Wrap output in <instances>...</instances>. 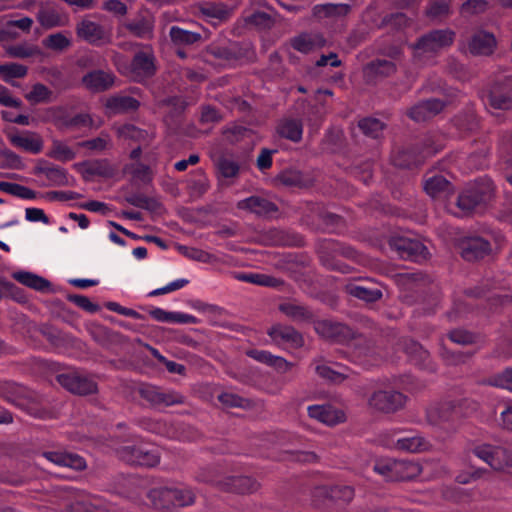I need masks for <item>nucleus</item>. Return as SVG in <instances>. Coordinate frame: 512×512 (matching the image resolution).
<instances>
[{"mask_svg": "<svg viewBox=\"0 0 512 512\" xmlns=\"http://www.w3.org/2000/svg\"><path fill=\"white\" fill-rule=\"evenodd\" d=\"M396 282L406 303L419 304L424 315L436 312L440 294L428 276L420 272L401 273L397 275Z\"/></svg>", "mask_w": 512, "mask_h": 512, "instance_id": "nucleus-1", "label": "nucleus"}, {"mask_svg": "<svg viewBox=\"0 0 512 512\" xmlns=\"http://www.w3.org/2000/svg\"><path fill=\"white\" fill-rule=\"evenodd\" d=\"M444 147L443 138L436 133H427L411 143L404 144L393 150L391 162L403 169L421 166L428 157L441 151Z\"/></svg>", "mask_w": 512, "mask_h": 512, "instance_id": "nucleus-2", "label": "nucleus"}, {"mask_svg": "<svg viewBox=\"0 0 512 512\" xmlns=\"http://www.w3.org/2000/svg\"><path fill=\"white\" fill-rule=\"evenodd\" d=\"M484 287H475L467 289L463 292L462 296H455L453 299V308L447 313L449 321L458 320L464 313L468 312L474 305L475 301L485 299L489 309L493 310L497 306H504L512 301V298L507 294L497 292V287L490 285L488 282Z\"/></svg>", "mask_w": 512, "mask_h": 512, "instance_id": "nucleus-3", "label": "nucleus"}, {"mask_svg": "<svg viewBox=\"0 0 512 512\" xmlns=\"http://www.w3.org/2000/svg\"><path fill=\"white\" fill-rule=\"evenodd\" d=\"M495 186L488 176L477 178L469 184L456 199L457 216H464L486 206L494 197Z\"/></svg>", "mask_w": 512, "mask_h": 512, "instance_id": "nucleus-4", "label": "nucleus"}, {"mask_svg": "<svg viewBox=\"0 0 512 512\" xmlns=\"http://www.w3.org/2000/svg\"><path fill=\"white\" fill-rule=\"evenodd\" d=\"M337 256L356 260L358 252L350 245L333 240H326L321 244L319 257L323 266L341 273H349L350 267L338 260Z\"/></svg>", "mask_w": 512, "mask_h": 512, "instance_id": "nucleus-5", "label": "nucleus"}, {"mask_svg": "<svg viewBox=\"0 0 512 512\" xmlns=\"http://www.w3.org/2000/svg\"><path fill=\"white\" fill-rule=\"evenodd\" d=\"M455 39V32L451 29H434L420 36L413 45L415 57L435 55L439 51L450 47Z\"/></svg>", "mask_w": 512, "mask_h": 512, "instance_id": "nucleus-6", "label": "nucleus"}, {"mask_svg": "<svg viewBox=\"0 0 512 512\" xmlns=\"http://www.w3.org/2000/svg\"><path fill=\"white\" fill-rule=\"evenodd\" d=\"M485 105L493 109H512V76L496 79L482 94Z\"/></svg>", "mask_w": 512, "mask_h": 512, "instance_id": "nucleus-7", "label": "nucleus"}, {"mask_svg": "<svg viewBox=\"0 0 512 512\" xmlns=\"http://www.w3.org/2000/svg\"><path fill=\"white\" fill-rule=\"evenodd\" d=\"M117 453L120 459L131 465L154 467L160 462L159 449L145 444L125 445Z\"/></svg>", "mask_w": 512, "mask_h": 512, "instance_id": "nucleus-8", "label": "nucleus"}, {"mask_svg": "<svg viewBox=\"0 0 512 512\" xmlns=\"http://www.w3.org/2000/svg\"><path fill=\"white\" fill-rule=\"evenodd\" d=\"M472 452L494 470L512 468V450L508 447L483 443L476 445Z\"/></svg>", "mask_w": 512, "mask_h": 512, "instance_id": "nucleus-9", "label": "nucleus"}, {"mask_svg": "<svg viewBox=\"0 0 512 512\" xmlns=\"http://www.w3.org/2000/svg\"><path fill=\"white\" fill-rule=\"evenodd\" d=\"M459 417L460 409L451 401L433 404L426 410L428 423L446 430L454 428Z\"/></svg>", "mask_w": 512, "mask_h": 512, "instance_id": "nucleus-10", "label": "nucleus"}, {"mask_svg": "<svg viewBox=\"0 0 512 512\" xmlns=\"http://www.w3.org/2000/svg\"><path fill=\"white\" fill-rule=\"evenodd\" d=\"M389 246L396 251L400 258L412 262H422L427 259V247L416 239L405 236H392L389 240Z\"/></svg>", "mask_w": 512, "mask_h": 512, "instance_id": "nucleus-11", "label": "nucleus"}, {"mask_svg": "<svg viewBox=\"0 0 512 512\" xmlns=\"http://www.w3.org/2000/svg\"><path fill=\"white\" fill-rule=\"evenodd\" d=\"M140 426L144 430L169 438L177 439L180 441H192L194 435L184 434L190 427L185 424L173 425L163 419L143 418L140 421Z\"/></svg>", "mask_w": 512, "mask_h": 512, "instance_id": "nucleus-12", "label": "nucleus"}, {"mask_svg": "<svg viewBox=\"0 0 512 512\" xmlns=\"http://www.w3.org/2000/svg\"><path fill=\"white\" fill-rule=\"evenodd\" d=\"M58 383L73 394L89 395L98 390L94 379L79 371H70L57 375Z\"/></svg>", "mask_w": 512, "mask_h": 512, "instance_id": "nucleus-13", "label": "nucleus"}, {"mask_svg": "<svg viewBox=\"0 0 512 512\" xmlns=\"http://www.w3.org/2000/svg\"><path fill=\"white\" fill-rule=\"evenodd\" d=\"M140 396L151 406H174L183 404L185 397L170 389H163L154 385H142L139 389Z\"/></svg>", "mask_w": 512, "mask_h": 512, "instance_id": "nucleus-14", "label": "nucleus"}, {"mask_svg": "<svg viewBox=\"0 0 512 512\" xmlns=\"http://www.w3.org/2000/svg\"><path fill=\"white\" fill-rule=\"evenodd\" d=\"M407 397L393 389H379L369 398V405L384 413H393L403 408Z\"/></svg>", "mask_w": 512, "mask_h": 512, "instance_id": "nucleus-15", "label": "nucleus"}, {"mask_svg": "<svg viewBox=\"0 0 512 512\" xmlns=\"http://www.w3.org/2000/svg\"><path fill=\"white\" fill-rule=\"evenodd\" d=\"M75 30L78 38L96 47L110 41V34L105 27L89 19L79 21Z\"/></svg>", "mask_w": 512, "mask_h": 512, "instance_id": "nucleus-16", "label": "nucleus"}, {"mask_svg": "<svg viewBox=\"0 0 512 512\" xmlns=\"http://www.w3.org/2000/svg\"><path fill=\"white\" fill-rule=\"evenodd\" d=\"M460 253L466 261L483 259L491 252L490 242L481 236H467L460 241Z\"/></svg>", "mask_w": 512, "mask_h": 512, "instance_id": "nucleus-17", "label": "nucleus"}, {"mask_svg": "<svg viewBox=\"0 0 512 512\" xmlns=\"http://www.w3.org/2000/svg\"><path fill=\"white\" fill-rule=\"evenodd\" d=\"M268 335L278 346L297 349L304 344L302 334L292 326L283 324L273 325L268 330Z\"/></svg>", "mask_w": 512, "mask_h": 512, "instance_id": "nucleus-18", "label": "nucleus"}, {"mask_svg": "<svg viewBox=\"0 0 512 512\" xmlns=\"http://www.w3.org/2000/svg\"><path fill=\"white\" fill-rule=\"evenodd\" d=\"M446 102L438 98L419 101L407 111V116L415 122H424L443 111Z\"/></svg>", "mask_w": 512, "mask_h": 512, "instance_id": "nucleus-19", "label": "nucleus"}, {"mask_svg": "<svg viewBox=\"0 0 512 512\" xmlns=\"http://www.w3.org/2000/svg\"><path fill=\"white\" fill-rule=\"evenodd\" d=\"M115 79L113 72L95 69L84 74L81 82L88 91L101 93L111 89L114 86Z\"/></svg>", "mask_w": 512, "mask_h": 512, "instance_id": "nucleus-20", "label": "nucleus"}, {"mask_svg": "<svg viewBox=\"0 0 512 512\" xmlns=\"http://www.w3.org/2000/svg\"><path fill=\"white\" fill-rule=\"evenodd\" d=\"M404 351L413 365L431 373L436 371V364L431 359L430 353L419 342L413 339L405 340Z\"/></svg>", "mask_w": 512, "mask_h": 512, "instance_id": "nucleus-21", "label": "nucleus"}, {"mask_svg": "<svg viewBox=\"0 0 512 512\" xmlns=\"http://www.w3.org/2000/svg\"><path fill=\"white\" fill-rule=\"evenodd\" d=\"M239 210L248 211L258 217L269 218L278 212V206L267 198L258 195H252L238 201Z\"/></svg>", "mask_w": 512, "mask_h": 512, "instance_id": "nucleus-22", "label": "nucleus"}, {"mask_svg": "<svg viewBox=\"0 0 512 512\" xmlns=\"http://www.w3.org/2000/svg\"><path fill=\"white\" fill-rule=\"evenodd\" d=\"M259 483L250 476H234L228 475L223 477L222 484H220V491L248 494L257 491Z\"/></svg>", "mask_w": 512, "mask_h": 512, "instance_id": "nucleus-23", "label": "nucleus"}, {"mask_svg": "<svg viewBox=\"0 0 512 512\" xmlns=\"http://www.w3.org/2000/svg\"><path fill=\"white\" fill-rule=\"evenodd\" d=\"M131 72L138 80L154 76L156 73L154 55L145 51L136 52L131 61Z\"/></svg>", "mask_w": 512, "mask_h": 512, "instance_id": "nucleus-24", "label": "nucleus"}, {"mask_svg": "<svg viewBox=\"0 0 512 512\" xmlns=\"http://www.w3.org/2000/svg\"><path fill=\"white\" fill-rule=\"evenodd\" d=\"M307 411L309 417L330 426L345 421L344 412L331 404L310 405Z\"/></svg>", "mask_w": 512, "mask_h": 512, "instance_id": "nucleus-25", "label": "nucleus"}, {"mask_svg": "<svg viewBox=\"0 0 512 512\" xmlns=\"http://www.w3.org/2000/svg\"><path fill=\"white\" fill-rule=\"evenodd\" d=\"M265 239L273 246H293L301 247L304 245V238L299 233L281 228H270L265 232Z\"/></svg>", "mask_w": 512, "mask_h": 512, "instance_id": "nucleus-26", "label": "nucleus"}, {"mask_svg": "<svg viewBox=\"0 0 512 512\" xmlns=\"http://www.w3.org/2000/svg\"><path fill=\"white\" fill-rule=\"evenodd\" d=\"M251 359L274 368L278 373L289 372L294 364L288 362L281 356L273 355L271 352L261 349H250L246 352Z\"/></svg>", "mask_w": 512, "mask_h": 512, "instance_id": "nucleus-27", "label": "nucleus"}, {"mask_svg": "<svg viewBox=\"0 0 512 512\" xmlns=\"http://www.w3.org/2000/svg\"><path fill=\"white\" fill-rule=\"evenodd\" d=\"M41 456L59 467H68L74 470H83L86 462L83 457L63 451H43Z\"/></svg>", "mask_w": 512, "mask_h": 512, "instance_id": "nucleus-28", "label": "nucleus"}, {"mask_svg": "<svg viewBox=\"0 0 512 512\" xmlns=\"http://www.w3.org/2000/svg\"><path fill=\"white\" fill-rule=\"evenodd\" d=\"M315 329L323 337L339 342L353 337V332L347 325L330 320L316 322Z\"/></svg>", "mask_w": 512, "mask_h": 512, "instance_id": "nucleus-29", "label": "nucleus"}, {"mask_svg": "<svg viewBox=\"0 0 512 512\" xmlns=\"http://www.w3.org/2000/svg\"><path fill=\"white\" fill-rule=\"evenodd\" d=\"M279 310L294 322L310 323L315 321L314 312L308 306L295 301L281 303Z\"/></svg>", "mask_w": 512, "mask_h": 512, "instance_id": "nucleus-30", "label": "nucleus"}, {"mask_svg": "<svg viewBox=\"0 0 512 512\" xmlns=\"http://www.w3.org/2000/svg\"><path fill=\"white\" fill-rule=\"evenodd\" d=\"M149 315L152 319L162 323L197 324L199 322L192 314L179 311H166L159 307L151 309Z\"/></svg>", "mask_w": 512, "mask_h": 512, "instance_id": "nucleus-31", "label": "nucleus"}, {"mask_svg": "<svg viewBox=\"0 0 512 512\" xmlns=\"http://www.w3.org/2000/svg\"><path fill=\"white\" fill-rule=\"evenodd\" d=\"M396 71L395 64L386 59H377L364 68V77L368 83H376L379 78L389 76Z\"/></svg>", "mask_w": 512, "mask_h": 512, "instance_id": "nucleus-32", "label": "nucleus"}, {"mask_svg": "<svg viewBox=\"0 0 512 512\" xmlns=\"http://www.w3.org/2000/svg\"><path fill=\"white\" fill-rule=\"evenodd\" d=\"M496 47V39L492 33L476 32L469 41V51L473 55H490Z\"/></svg>", "mask_w": 512, "mask_h": 512, "instance_id": "nucleus-33", "label": "nucleus"}, {"mask_svg": "<svg viewBox=\"0 0 512 512\" xmlns=\"http://www.w3.org/2000/svg\"><path fill=\"white\" fill-rule=\"evenodd\" d=\"M453 126L461 133H472L479 128L480 120L473 106H467L452 120Z\"/></svg>", "mask_w": 512, "mask_h": 512, "instance_id": "nucleus-34", "label": "nucleus"}, {"mask_svg": "<svg viewBox=\"0 0 512 512\" xmlns=\"http://www.w3.org/2000/svg\"><path fill=\"white\" fill-rule=\"evenodd\" d=\"M277 180L282 185L291 188H308L313 184V179L308 174L293 168L281 171L277 176Z\"/></svg>", "mask_w": 512, "mask_h": 512, "instance_id": "nucleus-35", "label": "nucleus"}, {"mask_svg": "<svg viewBox=\"0 0 512 512\" xmlns=\"http://www.w3.org/2000/svg\"><path fill=\"white\" fill-rule=\"evenodd\" d=\"M125 29L133 36L150 39L153 36L154 22L151 17L139 15L124 23Z\"/></svg>", "mask_w": 512, "mask_h": 512, "instance_id": "nucleus-36", "label": "nucleus"}, {"mask_svg": "<svg viewBox=\"0 0 512 512\" xmlns=\"http://www.w3.org/2000/svg\"><path fill=\"white\" fill-rule=\"evenodd\" d=\"M313 16L318 19H342L345 18L351 11V6L344 3H326L317 4L313 7Z\"/></svg>", "mask_w": 512, "mask_h": 512, "instance_id": "nucleus-37", "label": "nucleus"}, {"mask_svg": "<svg viewBox=\"0 0 512 512\" xmlns=\"http://www.w3.org/2000/svg\"><path fill=\"white\" fill-rule=\"evenodd\" d=\"M452 188V184L442 175H434L424 182L425 192L434 199L447 198Z\"/></svg>", "mask_w": 512, "mask_h": 512, "instance_id": "nucleus-38", "label": "nucleus"}, {"mask_svg": "<svg viewBox=\"0 0 512 512\" xmlns=\"http://www.w3.org/2000/svg\"><path fill=\"white\" fill-rule=\"evenodd\" d=\"M36 18L45 29L64 26L68 21L67 15L61 14L56 8L50 6H41Z\"/></svg>", "mask_w": 512, "mask_h": 512, "instance_id": "nucleus-39", "label": "nucleus"}, {"mask_svg": "<svg viewBox=\"0 0 512 512\" xmlns=\"http://www.w3.org/2000/svg\"><path fill=\"white\" fill-rule=\"evenodd\" d=\"M209 53L227 64H232L245 56L243 49L237 42L224 46L212 45L209 49Z\"/></svg>", "mask_w": 512, "mask_h": 512, "instance_id": "nucleus-40", "label": "nucleus"}, {"mask_svg": "<svg viewBox=\"0 0 512 512\" xmlns=\"http://www.w3.org/2000/svg\"><path fill=\"white\" fill-rule=\"evenodd\" d=\"M393 444L396 449L411 453L426 451L430 447L429 441L418 434L397 437Z\"/></svg>", "mask_w": 512, "mask_h": 512, "instance_id": "nucleus-41", "label": "nucleus"}, {"mask_svg": "<svg viewBox=\"0 0 512 512\" xmlns=\"http://www.w3.org/2000/svg\"><path fill=\"white\" fill-rule=\"evenodd\" d=\"M345 292L352 297L362 300L367 303H374L380 300L383 293L380 289L369 287L358 283H347L345 285Z\"/></svg>", "mask_w": 512, "mask_h": 512, "instance_id": "nucleus-42", "label": "nucleus"}, {"mask_svg": "<svg viewBox=\"0 0 512 512\" xmlns=\"http://www.w3.org/2000/svg\"><path fill=\"white\" fill-rule=\"evenodd\" d=\"M276 131L281 138L298 143L302 139L303 124L298 119L285 118L279 121Z\"/></svg>", "mask_w": 512, "mask_h": 512, "instance_id": "nucleus-43", "label": "nucleus"}, {"mask_svg": "<svg viewBox=\"0 0 512 512\" xmlns=\"http://www.w3.org/2000/svg\"><path fill=\"white\" fill-rule=\"evenodd\" d=\"M36 173L44 175L53 186L70 185L67 170L60 166L46 163L44 165L37 166Z\"/></svg>", "mask_w": 512, "mask_h": 512, "instance_id": "nucleus-44", "label": "nucleus"}, {"mask_svg": "<svg viewBox=\"0 0 512 512\" xmlns=\"http://www.w3.org/2000/svg\"><path fill=\"white\" fill-rule=\"evenodd\" d=\"M171 486H159L150 489L147 498L155 509L169 510L173 508Z\"/></svg>", "mask_w": 512, "mask_h": 512, "instance_id": "nucleus-45", "label": "nucleus"}, {"mask_svg": "<svg viewBox=\"0 0 512 512\" xmlns=\"http://www.w3.org/2000/svg\"><path fill=\"white\" fill-rule=\"evenodd\" d=\"M10 141L15 147L21 148L32 154L40 153L43 148L42 139L38 135L30 132L13 135L10 137Z\"/></svg>", "mask_w": 512, "mask_h": 512, "instance_id": "nucleus-46", "label": "nucleus"}, {"mask_svg": "<svg viewBox=\"0 0 512 512\" xmlns=\"http://www.w3.org/2000/svg\"><path fill=\"white\" fill-rule=\"evenodd\" d=\"M422 472L421 465L412 460H396L394 464V481H409Z\"/></svg>", "mask_w": 512, "mask_h": 512, "instance_id": "nucleus-47", "label": "nucleus"}, {"mask_svg": "<svg viewBox=\"0 0 512 512\" xmlns=\"http://www.w3.org/2000/svg\"><path fill=\"white\" fill-rule=\"evenodd\" d=\"M139 106L140 102L129 95L112 96L106 103V107L115 114L134 112Z\"/></svg>", "mask_w": 512, "mask_h": 512, "instance_id": "nucleus-48", "label": "nucleus"}, {"mask_svg": "<svg viewBox=\"0 0 512 512\" xmlns=\"http://www.w3.org/2000/svg\"><path fill=\"white\" fill-rule=\"evenodd\" d=\"M12 277L22 285L39 292H46L51 287V283L47 279L31 272H14Z\"/></svg>", "mask_w": 512, "mask_h": 512, "instance_id": "nucleus-49", "label": "nucleus"}, {"mask_svg": "<svg viewBox=\"0 0 512 512\" xmlns=\"http://www.w3.org/2000/svg\"><path fill=\"white\" fill-rule=\"evenodd\" d=\"M324 38L319 34L302 33L291 40V46L302 53H308L324 45Z\"/></svg>", "mask_w": 512, "mask_h": 512, "instance_id": "nucleus-50", "label": "nucleus"}, {"mask_svg": "<svg viewBox=\"0 0 512 512\" xmlns=\"http://www.w3.org/2000/svg\"><path fill=\"white\" fill-rule=\"evenodd\" d=\"M173 508L188 507L194 504L196 495L191 487L185 485L171 486Z\"/></svg>", "mask_w": 512, "mask_h": 512, "instance_id": "nucleus-51", "label": "nucleus"}, {"mask_svg": "<svg viewBox=\"0 0 512 512\" xmlns=\"http://www.w3.org/2000/svg\"><path fill=\"white\" fill-rule=\"evenodd\" d=\"M169 36L175 45H192L202 38L200 33L189 31L178 26L170 28Z\"/></svg>", "mask_w": 512, "mask_h": 512, "instance_id": "nucleus-52", "label": "nucleus"}, {"mask_svg": "<svg viewBox=\"0 0 512 512\" xmlns=\"http://www.w3.org/2000/svg\"><path fill=\"white\" fill-rule=\"evenodd\" d=\"M223 477L224 476L220 473L219 469L214 465L199 468L195 475V479L198 482L210 484L218 490H220V484H222Z\"/></svg>", "mask_w": 512, "mask_h": 512, "instance_id": "nucleus-53", "label": "nucleus"}, {"mask_svg": "<svg viewBox=\"0 0 512 512\" xmlns=\"http://www.w3.org/2000/svg\"><path fill=\"white\" fill-rule=\"evenodd\" d=\"M359 129L368 137L379 138L385 128V124L377 118H363L358 123Z\"/></svg>", "mask_w": 512, "mask_h": 512, "instance_id": "nucleus-54", "label": "nucleus"}, {"mask_svg": "<svg viewBox=\"0 0 512 512\" xmlns=\"http://www.w3.org/2000/svg\"><path fill=\"white\" fill-rule=\"evenodd\" d=\"M127 202L137 208L150 212H158L162 207L161 203L157 199L139 193L127 197Z\"/></svg>", "mask_w": 512, "mask_h": 512, "instance_id": "nucleus-55", "label": "nucleus"}, {"mask_svg": "<svg viewBox=\"0 0 512 512\" xmlns=\"http://www.w3.org/2000/svg\"><path fill=\"white\" fill-rule=\"evenodd\" d=\"M28 73V68L19 63H6L0 65V74L6 83H11L12 79L24 78Z\"/></svg>", "mask_w": 512, "mask_h": 512, "instance_id": "nucleus-56", "label": "nucleus"}, {"mask_svg": "<svg viewBox=\"0 0 512 512\" xmlns=\"http://www.w3.org/2000/svg\"><path fill=\"white\" fill-rule=\"evenodd\" d=\"M6 51L10 57L19 59H26L41 54V50L37 45L27 43L9 46Z\"/></svg>", "mask_w": 512, "mask_h": 512, "instance_id": "nucleus-57", "label": "nucleus"}, {"mask_svg": "<svg viewBox=\"0 0 512 512\" xmlns=\"http://www.w3.org/2000/svg\"><path fill=\"white\" fill-rule=\"evenodd\" d=\"M451 0H430L426 8V15L433 20L447 17L450 10Z\"/></svg>", "mask_w": 512, "mask_h": 512, "instance_id": "nucleus-58", "label": "nucleus"}, {"mask_svg": "<svg viewBox=\"0 0 512 512\" xmlns=\"http://www.w3.org/2000/svg\"><path fill=\"white\" fill-rule=\"evenodd\" d=\"M71 44V40L63 32L50 34L43 39L44 47L57 52L68 49Z\"/></svg>", "mask_w": 512, "mask_h": 512, "instance_id": "nucleus-59", "label": "nucleus"}, {"mask_svg": "<svg viewBox=\"0 0 512 512\" xmlns=\"http://www.w3.org/2000/svg\"><path fill=\"white\" fill-rule=\"evenodd\" d=\"M326 495L333 501L350 502L354 497V489L348 485H334L325 489Z\"/></svg>", "mask_w": 512, "mask_h": 512, "instance_id": "nucleus-60", "label": "nucleus"}, {"mask_svg": "<svg viewBox=\"0 0 512 512\" xmlns=\"http://www.w3.org/2000/svg\"><path fill=\"white\" fill-rule=\"evenodd\" d=\"M53 92L46 85L36 83L26 95L28 101L33 103H49L52 101Z\"/></svg>", "mask_w": 512, "mask_h": 512, "instance_id": "nucleus-61", "label": "nucleus"}, {"mask_svg": "<svg viewBox=\"0 0 512 512\" xmlns=\"http://www.w3.org/2000/svg\"><path fill=\"white\" fill-rule=\"evenodd\" d=\"M490 386L506 389L512 392V367H508L500 373L491 375L487 379Z\"/></svg>", "mask_w": 512, "mask_h": 512, "instance_id": "nucleus-62", "label": "nucleus"}, {"mask_svg": "<svg viewBox=\"0 0 512 512\" xmlns=\"http://www.w3.org/2000/svg\"><path fill=\"white\" fill-rule=\"evenodd\" d=\"M490 152V146L483 144L482 147L471 153L467 158L468 167L471 169L480 170L487 165V156Z\"/></svg>", "mask_w": 512, "mask_h": 512, "instance_id": "nucleus-63", "label": "nucleus"}, {"mask_svg": "<svg viewBox=\"0 0 512 512\" xmlns=\"http://www.w3.org/2000/svg\"><path fill=\"white\" fill-rule=\"evenodd\" d=\"M216 166L219 174L224 178H234L240 170V166L236 161L225 156L217 160Z\"/></svg>", "mask_w": 512, "mask_h": 512, "instance_id": "nucleus-64", "label": "nucleus"}]
</instances>
